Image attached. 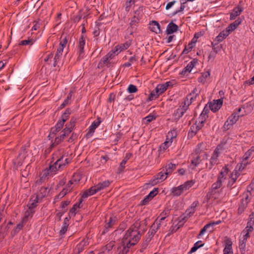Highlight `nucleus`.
Here are the masks:
<instances>
[{
	"label": "nucleus",
	"mask_w": 254,
	"mask_h": 254,
	"mask_svg": "<svg viewBox=\"0 0 254 254\" xmlns=\"http://www.w3.org/2000/svg\"><path fill=\"white\" fill-rule=\"evenodd\" d=\"M140 227V222L136 221L126 232L121 242V246L118 247V250H120L119 254H127L130 248L138 242L141 236L139 231Z\"/></svg>",
	"instance_id": "f257e3e1"
},
{
	"label": "nucleus",
	"mask_w": 254,
	"mask_h": 254,
	"mask_svg": "<svg viewBox=\"0 0 254 254\" xmlns=\"http://www.w3.org/2000/svg\"><path fill=\"white\" fill-rule=\"evenodd\" d=\"M254 157V146H252L243 155L240 164H238L235 169L231 174L228 183V187H232L240 175L239 172L243 170L248 164H250Z\"/></svg>",
	"instance_id": "f03ea898"
},
{
	"label": "nucleus",
	"mask_w": 254,
	"mask_h": 254,
	"mask_svg": "<svg viewBox=\"0 0 254 254\" xmlns=\"http://www.w3.org/2000/svg\"><path fill=\"white\" fill-rule=\"evenodd\" d=\"M222 171L219 173L217 181L212 185L211 189L205 196L206 200L218 203L221 201L222 192Z\"/></svg>",
	"instance_id": "7ed1b4c3"
},
{
	"label": "nucleus",
	"mask_w": 254,
	"mask_h": 254,
	"mask_svg": "<svg viewBox=\"0 0 254 254\" xmlns=\"http://www.w3.org/2000/svg\"><path fill=\"white\" fill-rule=\"evenodd\" d=\"M206 147V144L203 142H201L197 145L195 150V154L193 155L192 159L191 160V164L195 167L197 166L201 161L200 157L201 153H204V156L206 159L207 158L208 155L204 152Z\"/></svg>",
	"instance_id": "20e7f679"
},
{
	"label": "nucleus",
	"mask_w": 254,
	"mask_h": 254,
	"mask_svg": "<svg viewBox=\"0 0 254 254\" xmlns=\"http://www.w3.org/2000/svg\"><path fill=\"white\" fill-rule=\"evenodd\" d=\"M212 51L209 56V59L214 58L216 54L221 52L222 49V32L219 33L212 42Z\"/></svg>",
	"instance_id": "39448f33"
},
{
	"label": "nucleus",
	"mask_w": 254,
	"mask_h": 254,
	"mask_svg": "<svg viewBox=\"0 0 254 254\" xmlns=\"http://www.w3.org/2000/svg\"><path fill=\"white\" fill-rule=\"evenodd\" d=\"M193 185L192 181H187L184 184L177 187H174L171 190V194L175 196L181 195L185 191L189 190Z\"/></svg>",
	"instance_id": "423d86ee"
},
{
	"label": "nucleus",
	"mask_w": 254,
	"mask_h": 254,
	"mask_svg": "<svg viewBox=\"0 0 254 254\" xmlns=\"http://www.w3.org/2000/svg\"><path fill=\"white\" fill-rule=\"evenodd\" d=\"M222 151V145L220 143L218 144L214 151L213 154L210 159L209 165V169H211L212 166L215 164H217L218 162V157L221 154Z\"/></svg>",
	"instance_id": "0eeeda50"
},
{
	"label": "nucleus",
	"mask_w": 254,
	"mask_h": 254,
	"mask_svg": "<svg viewBox=\"0 0 254 254\" xmlns=\"http://www.w3.org/2000/svg\"><path fill=\"white\" fill-rule=\"evenodd\" d=\"M66 165H67V162H64V156H62L58 159L53 165L49 166V171L53 173L59 170H63Z\"/></svg>",
	"instance_id": "6e6552de"
},
{
	"label": "nucleus",
	"mask_w": 254,
	"mask_h": 254,
	"mask_svg": "<svg viewBox=\"0 0 254 254\" xmlns=\"http://www.w3.org/2000/svg\"><path fill=\"white\" fill-rule=\"evenodd\" d=\"M200 91L196 88L193 89V91L190 93L182 102V104H185L189 108V106L195 101L197 97L198 96Z\"/></svg>",
	"instance_id": "1a4fd4ad"
},
{
	"label": "nucleus",
	"mask_w": 254,
	"mask_h": 254,
	"mask_svg": "<svg viewBox=\"0 0 254 254\" xmlns=\"http://www.w3.org/2000/svg\"><path fill=\"white\" fill-rule=\"evenodd\" d=\"M244 114L238 115L237 113H233L225 122L223 126V129L225 130L229 129L233 124H234L238 120L240 116H243Z\"/></svg>",
	"instance_id": "9d476101"
},
{
	"label": "nucleus",
	"mask_w": 254,
	"mask_h": 254,
	"mask_svg": "<svg viewBox=\"0 0 254 254\" xmlns=\"http://www.w3.org/2000/svg\"><path fill=\"white\" fill-rule=\"evenodd\" d=\"M242 20L240 18H238L234 22L231 23L223 30V39L226 38L229 34L233 32L241 23Z\"/></svg>",
	"instance_id": "9b49d317"
},
{
	"label": "nucleus",
	"mask_w": 254,
	"mask_h": 254,
	"mask_svg": "<svg viewBox=\"0 0 254 254\" xmlns=\"http://www.w3.org/2000/svg\"><path fill=\"white\" fill-rule=\"evenodd\" d=\"M189 108L185 104H181V105L174 112L173 117L174 119L178 121L186 112Z\"/></svg>",
	"instance_id": "f8f14e48"
},
{
	"label": "nucleus",
	"mask_w": 254,
	"mask_h": 254,
	"mask_svg": "<svg viewBox=\"0 0 254 254\" xmlns=\"http://www.w3.org/2000/svg\"><path fill=\"white\" fill-rule=\"evenodd\" d=\"M85 44V39L83 35H81L79 39L77 46V54L78 58L82 59L84 56V46Z\"/></svg>",
	"instance_id": "ddd939ff"
},
{
	"label": "nucleus",
	"mask_w": 254,
	"mask_h": 254,
	"mask_svg": "<svg viewBox=\"0 0 254 254\" xmlns=\"http://www.w3.org/2000/svg\"><path fill=\"white\" fill-rule=\"evenodd\" d=\"M101 121L99 118L95 120L89 127L88 131L86 134V137L88 138L91 137L95 131V129L99 126Z\"/></svg>",
	"instance_id": "4468645a"
},
{
	"label": "nucleus",
	"mask_w": 254,
	"mask_h": 254,
	"mask_svg": "<svg viewBox=\"0 0 254 254\" xmlns=\"http://www.w3.org/2000/svg\"><path fill=\"white\" fill-rule=\"evenodd\" d=\"M51 189L48 187H42L36 194V199L42 201L43 198L46 197L50 192Z\"/></svg>",
	"instance_id": "2eb2a0df"
},
{
	"label": "nucleus",
	"mask_w": 254,
	"mask_h": 254,
	"mask_svg": "<svg viewBox=\"0 0 254 254\" xmlns=\"http://www.w3.org/2000/svg\"><path fill=\"white\" fill-rule=\"evenodd\" d=\"M167 178V176L166 175L164 169H163L162 171L158 173L155 178L151 181L150 183L148 184L147 185H151V186H154L156 185L157 183H158V181H160L161 182L165 180Z\"/></svg>",
	"instance_id": "dca6fc26"
},
{
	"label": "nucleus",
	"mask_w": 254,
	"mask_h": 254,
	"mask_svg": "<svg viewBox=\"0 0 254 254\" xmlns=\"http://www.w3.org/2000/svg\"><path fill=\"white\" fill-rule=\"evenodd\" d=\"M27 151L25 146H22L21 148L20 152L16 159L15 160V163L18 165H21L23 163L24 160L25 159L27 155Z\"/></svg>",
	"instance_id": "f3484780"
},
{
	"label": "nucleus",
	"mask_w": 254,
	"mask_h": 254,
	"mask_svg": "<svg viewBox=\"0 0 254 254\" xmlns=\"http://www.w3.org/2000/svg\"><path fill=\"white\" fill-rule=\"evenodd\" d=\"M222 106V98L214 100L209 104V108L213 112L218 111Z\"/></svg>",
	"instance_id": "a211bd4d"
},
{
	"label": "nucleus",
	"mask_w": 254,
	"mask_h": 254,
	"mask_svg": "<svg viewBox=\"0 0 254 254\" xmlns=\"http://www.w3.org/2000/svg\"><path fill=\"white\" fill-rule=\"evenodd\" d=\"M243 10L242 6L240 4L235 7L230 13V20L235 19L238 16L242 13Z\"/></svg>",
	"instance_id": "6ab92c4d"
},
{
	"label": "nucleus",
	"mask_w": 254,
	"mask_h": 254,
	"mask_svg": "<svg viewBox=\"0 0 254 254\" xmlns=\"http://www.w3.org/2000/svg\"><path fill=\"white\" fill-rule=\"evenodd\" d=\"M88 244V240L83 239L76 245V247L74 248L73 254H79L84 250L85 247L87 246Z\"/></svg>",
	"instance_id": "aec40b11"
},
{
	"label": "nucleus",
	"mask_w": 254,
	"mask_h": 254,
	"mask_svg": "<svg viewBox=\"0 0 254 254\" xmlns=\"http://www.w3.org/2000/svg\"><path fill=\"white\" fill-rule=\"evenodd\" d=\"M117 223V218L116 217H110L108 221L105 225V229L102 234L107 233L109 230L112 228Z\"/></svg>",
	"instance_id": "412c9836"
},
{
	"label": "nucleus",
	"mask_w": 254,
	"mask_h": 254,
	"mask_svg": "<svg viewBox=\"0 0 254 254\" xmlns=\"http://www.w3.org/2000/svg\"><path fill=\"white\" fill-rule=\"evenodd\" d=\"M202 127H203L202 126V125L198 124L197 123L195 122V124H194L190 127V129L188 133V136L190 137H192L196 134L197 131L199 130Z\"/></svg>",
	"instance_id": "4be33fe9"
},
{
	"label": "nucleus",
	"mask_w": 254,
	"mask_h": 254,
	"mask_svg": "<svg viewBox=\"0 0 254 254\" xmlns=\"http://www.w3.org/2000/svg\"><path fill=\"white\" fill-rule=\"evenodd\" d=\"M210 73L209 71H206L201 73V75L197 79L198 82L203 85L207 84L210 78Z\"/></svg>",
	"instance_id": "5701e85b"
},
{
	"label": "nucleus",
	"mask_w": 254,
	"mask_h": 254,
	"mask_svg": "<svg viewBox=\"0 0 254 254\" xmlns=\"http://www.w3.org/2000/svg\"><path fill=\"white\" fill-rule=\"evenodd\" d=\"M199 204V202L197 200L194 201L192 203L189 208H188L185 211L186 215L190 217L196 211V208Z\"/></svg>",
	"instance_id": "b1692460"
},
{
	"label": "nucleus",
	"mask_w": 254,
	"mask_h": 254,
	"mask_svg": "<svg viewBox=\"0 0 254 254\" xmlns=\"http://www.w3.org/2000/svg\"><path fill=\"white\" fill-rule=\"evenodd\" d=\"M232 242L227 239L225 240V247L223 249V254H233L232 250Z\"/></svg>",
	"instance_id": "393cba45"
},
{
	"label": "nucleus",
	"mask_w": 254,
	"mask_h": 254,
	"mask_svg": "<svg viewBox=\"0 0 254 254\" xmlns=\"http://www.w3.org/2000/svg\"><path fill=\"white\" fill-rule=\"evenodd\" d=\"M176 136H177V132H176V130H175L169 131L168 133V134L167 135V139L171 140V142H169V141H166L164 142V145L166 146V148H167L168 147V146L171 144V143L173 141V140L174 139H175L176 137Z\"/></svg>",
	"instance_id": "a878e982"
},
{
	"label": "nucleus",
	"mask_w": 254,
	"mask_h": 254,
	"mask_svg": "<svg viewBox=\"0 0 254 254\" xmlns=\"http://www.w3.org/2000/svg\"><path fill=\"white\" fill-rule=\"evenodd\" d=\"M97 192H98V190H97L96 186H93L83 192L81 198H87L89 196L94 194Z\"/></svg>",
	"instance_id": "bb28decb"
},
{
	"label": "nucleus",
	"mask_w": 254,
	"mask_h": 254,
	"mask_svg": "<svg viewBox=\"0 0 254 254\" xmlns=\"http://www.w3.org/2000/svg\"><path fill=\"white\" fill-rule=\"evenodd\" d=\"M41 202V201L40 200H39V199H36V197L35 196H33V197H31V198L29 201V202L27 204V207L29 209L34 210V208L37 206V204Z\"/></svg>",
	"instance_id": "cd10ccee"
},
{
	"label": "nucleus",
	"mask_w": 254,
	"mask_h": 254,
	"mask_svg": "<svg viewBox=\"0 0 254 254\" xmlns=\"http://www.w3.org/2000/svg\"><path fill=\"white\" fill-rule=\"evenodd\" d=\"M178 26L174 23L173 22H171L167 25L166 29V33L167 34H171L175 32H176L178 30Z\"/></svg>",
	"instance_id": "c85d7f7f"
},
{
	"label": "nucleus",
	"mask_w": 254,
	"mask_h": 254,
	"mask_svg": "<svg viewBox=\"0 0 254 254\" xmlns=\"http://www.w3.org/2000/svg\"><path fill=\"white\" fill-rule=\"evenodd\" d=\"M149 28L150 30L156 34L161 33L160 26L158 22L156 21H152L150 24Z\"/></svg>",
	"instance_id": "c756f323"
},
{
	"label": "nucleus",
	"mask_w": 254,
	"mask_h": 254,
	"mask_svg": "<svg viewBox=\"0 0 254 254\" xmlns=\"http://www.w3.org/2000/svg\"><path fill=\"white\" fill-rule=\"evenodd\" d=\"M82 198H81L79 199V202L78 203H76L75 204H74L73 206H72V207L70 209L69 213H68V216H69V218H71V217L74 216L75 215L76 210L77 208H80V204L82 202Z\"/></svg>",
	"instance_id": "7c9ffc66"
},
{
	"label": "nucleus",
	"mask_w": 254,
	"mask_h": 254,
	"mask_svg": "<svg viewBox=\"0 0 254 254\" xmlns=\"http://www.w3.org/2000/svg\"><path fill=\"white\" fill-rule=\"evenodd\" d=\"M176 168V165L174 164H172V163H170L167 164L165 166L164 171L166 173V175H170L172 174L173 171L175 170Z\"/></svg>",
	"instance_id": "2f4dec72"
},
{
	"label": "nucleus",
	"mask_w": 254,
	"mask_h": 254,
	"mask_svg": "<svg viewBox=\"0 0 254 254\" xmlns=\"http://www.w3.org/2000/svg\"><path fill=\"white\" fill-rule=\"evenodd\" d=\"M70 218H69V217H67L64 218V222H63V226L60 231V235H64L67 231V229L68 226L69 225L68 222H69Z\"/></svg>",
	"instance_id": "473e14b6"
},
{
	"label": "nucleus",
	"mask_w": 254,
	"mask_h": 254,
	"mask_svg": "<svg viewBox=\"0 0 254 254\" xmlns=\"http://www.w3.org/2000/svg\"><path fill=\"white\" fill-rule=\"evenodd\" d=\"M70 191V189L64 188L58 195L55 196L54 202L56 203L60 199L64 197L68 192Z\"/></svg>",
	"instance_id": "72a5a7b5"
},
{
	"label": "nucleus",
	"mask_w": 254,
	"mask_h": 254,
	"mask_svg": "<svg viewBox=\"0 0 254 254\" xmlns=\"http://www.w3.org/2000/svg\"><path fill=\"white\" fill-rule=\"evenodd\" d=\"M35 213V210H32L28 208L24 213V215L23 218V221L26 222L28 221L29 218H31L33 217L34 213Z\"/></svg>",
	"instance_id": "f704fd0d"
},
{
	"label": "nucleus",
	"mask_w": 254,
	"mask_h": 254,
	"mask_svg": "<svg viewBox=\"0 0 254 254\" xmlns=\"http://www.w3.org/2000/svg\"><path fill=\"white\" fill-rule=\"evenodd\" d=\"M160 227V223H157L156 222V224L154 223L151 227V229L149 230V231L148 232V234H149V236L153 237L156 232H157V230Z\"/></svg>",
	"instance_id": "c9c22d12"
},
{
	"label": "nucleus",
	"mask_w": 254,
	"mask_h": 254,
	"mask_svg": "<svg viewBox=\"0 0 254 254\" xmlns=\"http://www.w3.org/2000/svg\"><path fill=\"white\" fill-rule=\"evenodd\" d=\"M110 184V182L108 180L105 181L103 182L99 183L96 187L98 191L104 189L108 187Z\"/></svg>",
	"instance_id": "e433bc0d"
},
{
	"label": "nucleus",
	"mask_w": 254,
	"mask_h": 254,
	"mask_svg": "<svg viewBox=\"0 0 254 254\" xmlns=\"http://www.w3.org/2000/svg\"><path fill=\"white\" fill-rule=\"evenodd\" d=\"M129 46L130 45L128 43H126L116 46L115 49L117 52V55H118L121 51L127 49Z\"/></svg>",
	"instance_id": "4c0bfd02"
},
{
	"label": "nucleus",
	"mask_w": 254,
	"mask_h": 254,
	"mask_svg": "<svg viewBox=\"0 0 254 254\" xmlns=\"http://www.w3.org/2000/svg\"><path fill=\"white\" fill-rule=\"evenodd\" d=\"M110 58L107 55H105L101 59L98 64V66L102 67L105 65H108L110 64Z\"/></svg>",
	"instance_id": "58836bf2"
},
{
	"label": "nucleus",
	"mask_w": 254,
	"mask_h": 254,
	"mask_svg": "<svg viewBox=\"0 0 254 254\" xmlns=\"http://www.w3.org/2000/svg\"><path fill=\"white\" fill-rule=\"evenodd\" d=\"M144 8L143 6H139L137 9L134 11V15L133 16H135L138 19H140L143 14V10Z\"/></svg>",
	"instance_id": "ea45409f"
},
{
	"label": "nucleus",
	"mask_w": 254,
	"mask_h": 254,
	"mask_svg": "<svg viewBox=\"0 0 254 254\" xmlns=\"http://www.w3.org/2000/svg\"><path fill=\"white\" fill-rule=\"evenodd\" d=\"M248 203L249 202L244 200V199H241V203L238 208V212L240 213H242L244 209L247 207Z\"/></svg>",
	"instance_id": "a19ab883"
},
{
	"label": "nucleus",
	"mask_w": 254,
	"mask_h": 254,
	"mask_svg": "<svg viewBox=\"0 0 254 254\" xmlns=\"http://www.w3.org/2000/svg\"><path fill=\"white\" fill-rule=\"evenodd\" d=\"M159 95L160 94H159V93L156 92V89H155L154 90H152L149 94L147 100L148 101H150L155 100L159 97Z\"/></svg>",
	"instance_id": "79ce46f5"
},
{
	"label": "nucleus",
	"mask_w": 254,
	"mask_h": 254,
	"mask_svg": "<svg viewBox=\"0 0 254 254\" xmlns=\"http://www.w3.org/2000/svg\"><path fill=\"white\" fill-rule=\"evenodd\" d=\"M72 94L71 93H69L67 95L66 98L64 100L63 103L60 105V109H62L65 107L66 105H68L70 103V100L71 98Z\"/></svg>",
	"instance_id": "37998d69"
},
{
	"label": "nucleus",
	"mask_w": 254,
	"mask_h": 254,
	"mask_svg": "<svg viewBox=\"0 0 254 254\" xmlns=\"http://www.w3.org/2000/svg\"><path fill=\"white\" fill-rule=\"evenodd\" d=\"M170 212V209L168 208H166L163 211H162L160 215V217H161V218L160 219V221H162L169 215Z\"/></svg>",
	"instance_id": "c03bdc74"
},
{
	"label": "nucleus",
	"mask_w": 254,
	"mask_h": 254,
	"mask_svg": "<svg viewBox=\"0 0 254 254\" xmlns=\"http://www.w3.org/2000/svg\"><path fill=\"white\" fill-rule=\"evenodd\" d=\"M75 124H76V119L74 118H72L70 119V121L69 124H67L66 125L65 128L67 129H68V130H70V131H71L72 130V129H73L74 127H75Z\"/></svg>",
	"instance_id": "a18cd8bd"
},
{
	"label": "nucleus",
	"mask_w": 254,
	"mask_h": 254,
	"mask_svg": "<svg viewBox=\"0 0 254 254\" xmlns=\"http://www.w3.org/2000/svg\"><path fill=\"white\" fill-rule=\"evenodd\" d=\"M155 89H156V92L160 95L163 93L167 90L163 84H158Z\"/></svg>",
	"instance_id": "49530a36"
},
{
	"label": "nucleus",
	"mask_w": 254,
	"mask_h": 254,
	"mask_svg": "<svg viewBox=\"0 0 254 254\" xmlns=\"http://www.w3.org/2000/svg\"><path fill=\"white\" fill-rule=\"evenodd\" d=\"M221 223V220H218L216 221H211L210 223L207 224L206 225H209V227L207 229V231L209 232H211L214 230V227L215 225L219 224Z\"/></svg>",
	"instance_id": "de8ad7c7"
},
{
	"label": "nucleus",
	"mask_w": 254,
	"mask_h": 254,
	"mask_svg": "<svg viewBox=\"0 0 254 254\" xmlns=\"http://www.w3.org/2000/svg\"><path fill=\"white\" fill-rule=\"evenodd\" d=\"M197 61L195 59H193L185 68L186 70H187L189 72H190L191 69L194 67L195 64H197Z\"/></svg>",
	"instance_id": "09e8293b"
},
{
	"label": "nucleus",
	"mask_w": 254,
	"mask_h": 254,
	"mask_svg": "<svg viewBox=\"0 0 254 254\" xmlns=\"http://www.w3.org/2000/svg\"><path fill=\"white\" fill-rule=\"evenodd\" d=\"M62 55L63 54H62L56 52L54 58L53 66L54 67L58 65L60 60L61 59Z\"/></svg>",
	"instance_id": "8fccbe9b"
},
{
	"label": "nucleus",
	"mask_w": 254,
	"mask_h": 254,
	"mask_svg": "<svg viewBox=\"0 0 254 254\" xmlns=\"http://www.w3.org/2000/svg\"><path fill=\"white\" fill-rule=\"evenodd\" d=\"M193 39H192L191 42L189 43L188 46H186L185 49L183 50V54H187L190 51H191L192 48H193V45L194 44L195 42L193 41Z\"/></svg>",
	"instance_id": "3c124183"
},
{
	"label": "nucleus",
	"mask_w": 254,
	"mask_h": 254,
	"mask_svg": "<svg viewBox=\"0 0 254 254\" xmlns=\"http://www.w3.org/2000/svg\"><path fill=\"white\" fill-rule=\"evenodd\" d=\"M71 113V110L70 109L67 108L65 110L64 113L62 115L61 119L64 120V121L66 122L68 119L69 115Z\"/></svg>",
	"instance_id": "603ef678"
},
{
	"label": "nucleus",
	"mask_w": 254,
	"mask_h": 254,
	"mask_svg": "<svg viewBox=\"0 0 254 254\" xmlns=\"http://www.w3.org/2000/svg\"><path fill=\"white\" fill-rule=\"evenodd\" d=\"M208 116H204L202 114H200L197 120L196 121V122L198 124L202 125L203 126L204 123L205 122V120Z\"/></svg>",
	"instance_id": "864d4df0"
},
{
	"label": "nucleus",
	"mask_w": 254,
	"mask_h": 254,
	"mask_svg": "<svg viewBox=\"0 0 254 254\" xmlns=\"http://www.w3.org/2000/svg\"><path fill=\"white\" fill-rule=\"evenodd\" d=\"M246 242L239 240V248L241 253L244 254L246 252Z\"/></svg>",
	"instance_id": "5fc2aeb1"
},
{
	"label": "nucleus",
	"mask_w": 254,
	"mask_h": 254,
	"mask_svg": "<svg viewBox=\"0 0 254 254\" xmlns=\"http://www.w3.org/2000/svg\"><path fill=\"white\" fill-rule=\"evenodd\" d=\"M189 217H190L187 215H186V213L185 212V213L179 217V223H181V225H183L187 221Z\"/></svg>",
	"instance_id": "6e6d98bb"
},
{
	"label": "nucleus",
	"mask_w": 254,
	"mask_h": 254,
	"mask_svg": "<svg viewBox=\"0 0 254 254\" xmlns=\"http://www.w3.org/2000/svg\"><path fill=\"white\" fill-rule=\"evenodd\" d=\"M250 195H251V192L248 190L247 191L243 193L242 199H244V200H246L248 202H249L251 200Z\"/></svg>",
	"instance_id": "4d7b16f0"
},
{
	"label": "nucleus",
	"mask_w": 254,
	"mask_h": 254,
	"mask_svg": "<svg viewBox=\"0 0 254 254\" xmlns=\"http://www.w3.org/2000/svg\"><path fill=\"white\" fill-rule=\"evenodd\" d=\"M65 122L64 121V120H62L60 119L57 124L55 125V127L60 131L61 129H62L64 126V125Z\"/></svg>",
	"instance_id": "13d9d810"
},
{
	"label": "nucleus",
	"mask_w": 254,
	"mask_h": 254,
	"mask_svg": "<svg viewBox=\"0 0 254 254\" xmlns=\"http://www.w3.org/2000/svg\"><path fill=\"white\" fill-rule=\"evenodd\" d=\"M138 89L136 86L133 84H130L127 87V91L129 93H135L137 91Z\"/></svg>",
	"instance_id": "bf43d9fd"
},
{
	"label": "nucleus",
	"mask_w": 254,
	"mask_h": 254,
	"mask_svg": "<svg viewBox=\"0 0 254 254\" xmlns=\"http://www.w3.org/2000/svg\"><path fill=\"white\" fill-rule=\"evenodd\" d=\"M140 19H138V18H136L135 16H133L130 22V25L132 27H135L136 26L137 24L139 22Z\"/></svg>",
	"instance_id": "052dcab7"
},
{
	"label": "nucleus",
	"mask_w": 254,
	"mask_h": 254,
	"mask_svg": "<svg viewBox=\"0 0 254 254\" xmlns=\"http://www.w3.org/2000/svg\"><path fill=\"white\" fill-rule=\"evenodd\" d=\"M128 159H129V157H128L127 154L126 157L122 160V161L120 163V165L119 168V169L121 171H122L125 168V165Z\"/></svg>",
	"instance_id": "680f3d73"
},
{
	"label": "nucleus",
	"mask_w": 254,
	"mask_h": 254,
	"mask_svg": "<svg viewBox=\"0 0 254 254\" xmlns=\"http://www.w3.org/2000/svg\"><path fill=\"white\" fill-rule=\"evenodd\" d=\"M70 201L68 200L64 201L62 202L61 208H62L61 211H63V213H64L67 210V206L69 204Z\"/></svg>",
	"instance_id": "e2e57ef3"
},
{
	"label": "nucleus",
	"mask_w": 254,
	"mask_h": 254,
	"mask_svg": "<svg viewBox=\"0 0 254 254\" xmlns=\"http://www.w3.org/2000/svg\"><path fill=\"white\" fill-rule=\"evenodd\" d=\"M70 130H68V129H67L65 127V128L64 129V130L61 132L62 133L60 135L63 139H64V138L67 137L69 134L71 132Z\"/></svg>",
	"instance_id": "0e129e2a"
},
{
	"label": "nucleus",
	"mask_w": 254,
	"mask_h": 254,
	"mask_svg": "<svg viewBox=\"0 0 254 254\" xmlns=\"http://www.w3.org/2000/svg\"><path fill=\"white\" fill-rule=\"evenodd\" d=\"M33 43H34V41L32 39H28V40H22L20 42L19 45H23V46L28 45H33Z\"/></svg>",
	"instance_id": "69168bd1"
},
{
	"label": "nucleus",
	"mask_w": 254,
	"mask_h": 254,
	"mask_svg": "<svg viewBox=\"0 0 254 254\" xmlns=\"http://www.w3.org/2000/svg\"><path fill=\"white\" fill-rule=\"evenodd\" d=\"M158 193V189L154 188L147 195L152 199Z\"/></svg>",
	"instance_id": "338daca9"
},
{
	"label": "nucleus",
	"mask_w": 254,
	"mask_h": 254,
	"mask_svg": "<svg viewBox=\"0 0 254 254\" xmlns=\"http://www.w3.org/2000/svg\"><path fill=\"white\" fill-rule=\"evenodd\" d=\"M247 225L253 227L254 225V213H252L249 215V220L247 223Z\"/></svg>",
	"instance_id": "774afa93"
}]
</instances>
